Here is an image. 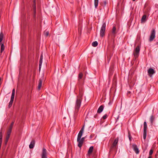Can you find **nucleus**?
Segmentation results:
<instances>
[{"label": "nucleus", "instance_id": "nucleus-29", "mask_svg": "<svg viewBox=\"0 0 158 158\" xmlns=\"http://www.w3.org/2000/svg\"><path fill=\"white\" fill-rule=\"evenodd\" d=\"M10 134H6V139H8L9 140V138L10 137Z\"/></svg>", "mask_w": 158, "mask_h": 158}, {"label": "nucleus", "instance_id": "nucleus-12", "mask_svg": "<svg viewBox=\"0 0 158 158\" xmlns=\"http://www.w3.org/2000/svg\"><path fill=\"white\" fill-rule=\"evenodd\" d=\"M77 141L78 142V146L79 148H81L82 146L83 142L81 140V138L79 139L78 138H77Z\"/></svg>", "mask_w": 158, "mask_h": 158}, {"label": "nucleus", "instance_id": "nucleus-36", "mask_svg": "<svg viewBox=\"0 0 158 158\" xmlns=\"http://www.w3.org/2000/svg\"><path fill=\"white\" fill-rule=\"evenodd\" d=\"M8 141V139H5V145H6Z\"/></svg>", "mask_w": 158, "mask_h": 158}, {"label": "nucleus", "instance_id": "nucleus-5", "mask_svg": "<svg viewBox=\"0 0 158 158\" xmlns=\"http://www.w3.org/2000/svg\"><path fill=\"white\" fill-rule=\"evenodd\" d=\"M15 89H13L12 90V95H11V99H10V102L9 103V104L8 105V107L9 108H10L12 105V103H13V102L14 101V98L15 97Z\"/></svg>", "mask_w": 158, "mask_h": 158}, {"label": "nucleus", "instance_id": "nucleus-21", "mask_svg": "<svg viewBox=\"0 0 158 158\" xmlns=\"http://www.w3.org/2000/svg\"><path fill=\"white\" fill-rule=\"evenodd\" d=\"M5 49L4 46L3 44H2L1 45V50L0 52L1 53H2V52Z\"/></svg>", "mask_w": 158, "mask_h": 158}, {"label": "nucleus", "instance_id": "nucleus-18", "mask_svg": "<svg viewBox=\"0 0 158 158\" xmlns=\"http://www.w3.org/2000/svg\"><path fill=\"white\" fill-rule=\"evenodd\" d=\"M147 16L146 15H144L141 19V22H144L146 20Z\"/></svg>", "mask_w": 158, "mask_h": 158}, {"label": "nucleus", "instance_id": "nucleus-11", "mask_svg": "<svg viewBox=\"0 0 158 158\" xmlns=\"http://www.w3.org/2000/svg\"><path fill=\"white\" fill-rule=\"evenodd\" d=\"M132 147L134 150L135 151L136 154H138L139 153V149L137 148V145L135 144H133L132 145Z\"/></svg>", "mask_w": 158, "mask_h": 158}, {"label": "nucleus", "instance_id": "nucleus-38", "mask_svg": "<svg viewBox=\"0 0 158 158\" xmlns=\"http://www.w3.org/2000/svg\"><path fill=\"white\" fill-rule=\"evenodd\" d=\"M40 59H43V55H42V54H41V55L40 56Z\"/></svg>", "mask_w": 158, "mask_h": 158}, {"label": "nucleus", "instance_id": "nucleus-13", "mask_svg": "<svg viewBox=\"0 0 158 158\" xmlns=\"http://www.w3.org/2000/svg\"><path fill=\"white\" fill-rule=\"evenodd\" d=\"M36 0H33V10H34V17H35V16L36 14Z\"/></svg>", "mask_w": 158, "mask_h": 158}, {"label": "nucleus", "instance_id": "nucleus-25", "mask_svg": "<svg viewBox=\"0 0 158 158\" xmlns=\"http://www.w3.org/2000/svg\"><path fill=\"white\" fill-rule=\"evenodd\" d=\"M107 4V2L106 1H104L103 2H101L100 3L101 5L102 6H105Z\"/></svg>", "mask_w": 158, "mask_h": 158}, {"label": "nucleus", "instance_id": "nucleus-27", "mask_svg": "<svg viewBox=\"0 0 158 158\" xmlns=\"http://www.w3.org/2000/svg\"><path fill=\"white\" fill-rule=\"evenodd\" d=\"M147 131H143V138L145 139L146 137Z\"/></svg>", "mask_w": 158, "mask_h": 158}, {"label": "nucleus", "instance_id": "nucleus-28", "mask_svg": "<svg viewBox=\"0 0 158 158\" xmlns=\"http://www.w3.org/2000/svg\"><path fill=\"white\" fill-rule=\"evenodd\" d=\"M83 76V74L82 73H79L78 76V78L79 79H81L82 78Z\"/></svg>", "mask_w": 158, "mask_h": 158}, {"label": "nucleus", "instance_id": "nucleus-3", "mask_svg": "<svg viewBox=\"0 0 158 158\" xmlns=\"http://www.w3.org/2000/svg\"><path fill=\"white\" fill-rule=\"evenodd\" d=\"M106 25V23H103L101 27L100 32V36L102 37H103L105 35Z\"/></svg>", "mask_w": 158, "mask_h": 158}, {"label": "nucleus", "instance_id": "nucleus-1", "mask_svg": "<svg viewBox=\"0 0 158 158\" xmlns=\"http://www.w3.org/2000/svg\"><path fill=\"white\" fill-rule=\"evenodd\" d=\"M83 94L81 91H80L79 95L77 97L75 107V112L74 116L75 117L77 116V113L81 106V101L82 100V96Z\"/></svg>", "mask_w": 158, "mask_h": 158}, {"label": "nucleus", "instance_id": "nucleus-10", "mask_svg": "<svg viewBox=\"0 0 158 158\" xmlns=\"http://www.w3.org/2000/svg\"><path fill=\"white\" fill-rule=\"evenodd\" d=\"M148 72L149 76L151 77L152 76V75L155 73V72L153 69L150 68L148 69Z\"/></svg>", "mask_w": 158, "mask_h": 158}, {"label": "nucleus", "instance_id": "nucleus-37", "mask_svg": "<svg viewBox=\"0 0 158 158\" xmlns=\"http://www.w3.org/2000/svg\"><path fill=\"white\" fill-rule=\"evenodd\" d=\"M84 139H85L84 137H82L81 138V140L83 142H84Z\"/></svg>", "mask_w": 158, "mask_h": 158}, {"label": "nucleus", "instance_id": "nucleus-35", "mask_svg": "<svg viewBox=\"0 0 158 158\" xmlns=\"http://www.w3.org/2000/svg\"><path fill=\"white\" fill-rule=\"evenodd\" d=\"M42 64H39V71H40V70L41 69Z\"/></svg>", "mask_w": 158, "mask_h": 158}, {"label": "nucleus", "instance_id": "nucleus-9", "mask_svg": "<svg viewBox=\"0 0 158 158\" xmlns=\"http://www.w3.org/2000/svg\"><path fill=\"white\" fill-rule=\"evenodd\" d=\"M14 122H12L11 124H10V126L9 127L8 129L7 130V134H10L11 133V132L12 130L14 124Z\"/></svg>", "mask_w": 158, "mask_h": 158}, {"label": "nucleus", "instance_id": "nucleus-30", "mask_svg": "<svg viewBox=\"0 0 158 158\" xmlns=\"http://www.w3.org/2000/svg\"><path fill=\"white\" fill-rule=\"evenodd\" d=\"M44 34L45 36H47L48 35L49 32L48 31H46L44 32Z\"/></svg>", "mask_w": 158, "mask_h": 158}, {"label": "nucleus", "instance_id": "nucleus-17", "mask_svg": "<svg viewBox=\"0 0 158 158\" xmlns=\"http://www.w3.org/2000/svg\"><path fill=\"white\" fill-rule=\"evenodd\" d=\"M42 80L41 79H40L39 80V82L38 85V89L40 90L42 86Z\"/></svg>", "mask_w": 158, "mask_h": 158}, {"label": "nucleus", "instance_id": "nucleus-16", "mask_svg": "<svg viewBox=\"0 0 158 158\" xmlns=\"http://www.w3.org/2000/svg\"><path fill=\"white\" fill-rule=\"evenodd\" d=\"M104 109V106L103 105L101 106L97 110V113H100Z\"/></svg>", "mask_w": 158, "mask_h": 158}, {"label": "nucleus", "instance_id": "nucleus-4", "mask_svg": "<svg viewBox=\"0 0 158 158\" xmlns=\"http://www.w3.org/2000/svg\"><path fill=\"white\" fill-rule=\"evenodd\" d=\"M140 50V47L138 45L135 49L133 52V55L135 58H137L139 55Z\"/></svg>", "mask_w": 158, "mask_h": 158}, {"label": "nucleus", "instance_id": "nucleus-33", "mask_svg": "<svg viewBox=\"0 0 158 158\" xmlns=\"http://www.w3.org/2000/svg\"><path fill=\"white\" fill-rule=\"evenodd\" d=\"M107 115L106 114L103 116L102 118L103 119H105L107 118Z\"/></svg>", "mask_w": 158, "mask_h": 158}, {"label": "nucleus", "instance_id": "nucleus-23", "mask_svg": "<svg viewBox=\"0 0 158 158\" xmlns=\"http://www.w3.org/2000/svg\"><path fill=\"white\" fill-rule=\"evenodd\" d=\"M98 45V42L96 41H95L94 42L92 43V45L94 47H96Z\"/></svg>", "mask_w": 158, "mask_h": 158}, {"label": "nucleus", "instance_id": "nucleus-22", "mask_svg": "<svg viewBox=\"0 0 158 158\" xmlns=\"http://www.w3.org/2000/svg\"><path fill=\"white\" fill-rule=\"evenodd\" d=\"M3 38V34L2 32L0 34V43L2 40Z\"/></svg>", "mask_w": 158, "mask_h": 158}, {"label": "nucleus", "instance_id": "nucleus-6", "mask_svg": "<svg viewBox=\"0 0 158 158\" xmlns=\"http://www.w3.org/2000/svg\"><path fill=\"white\" fill-rule=\"evenodd\" d=\"M155 30L154 29H153L151 32V34L149 39V41L150 42L153 40L155 37Z\"/></svg>", "mask_w": 158, "mask_h": 158}, {"label": "nucleus", "instance_id": "nucleus-14", "mask_svg": "<svg viewBox=\"0 0 158 158\" xmlns=\"http://www.w3.org/2000/svg\"><path fill=\"white\" fill-rule=\"evenodd\" d=\"M84 126L83 127L81 128V130L80 131L78 135L77 138L79 139V138H81L82 134L83 131L84 130Z\"/></svg>", "mask_w": 158, "mask_h": 158}, {"label": "nucleus", "instance_id": "nucleus-34", "mask_svg": "<svg viewBox=\"0 0 158 158\" xmlns=\"http://www.w3.org/2000/svg\"><path fill=\"white\" fill-rule=\"evenodd\" d=\"M43 59H40L39 61V64H42V63Z\"/></svg>", "mask_w": 158, "mask_h": 158}, {"label": "nucleus", "instance_id": "nucleus-32", "mask_svg": "<svg viewBox=\"0 0 158 158\" xmlns=\"http://www.w3.org/2000/svg\"><path fill=\"white\" fill-rule=\"evenodd\" d=\"M153 152V150L152 149L150 150V152H149V155H152V154Z\"/></svg>", "mask_w": 158, "mask_h": 158}, {"label": "nucleus", "instance_id": "nucleus-7", "mask_svg": "<svg viewBox=\"0 0 158 158\" xmlns=\"http://www.w3.org/2000/svg\"><path fill=\"white\" fill-rule=\"evenodd\" d=\"M117 32V31L116 30V29L115 26L113 27L111 32V36L114 38L116 35V34Z\"/></svg>", "mask_w": 158, "mask_h": 158}, {"label": "nucleus", "instance_id": "nucleus-20", "mask_svg": "<svg viewBox=\"0 0 158 158\" xmlns=\"http://www.w3.org/2000/svg\"><path fill=\"white\" fill-rule=\"evenodd\" d=\"M147 123L146 122H144L143 124V131H147Z\"/></svg>", "mask_w": 158, "mask_h": 158}, {"label": "nucleus", "instance_id": "nucleus-26", "mask_svg": "<svg viewBox=\"0 0 158 158\" xmlns=\"http://www.w3.org/2000/svg\"><path fill=\"white\" fill-rule=\"evenodd\" d=\"M154 119V117H153V116L152 115L151 116L150 118V121L152 123H152Z\"/></svg>", "mask_w": 158, "mask_h": 158}, {"label": "nucleus", "instance_id": "nucleus-41", "mask_svg": "<svg viewBox=\"0 0 158 158\" xmlns=\"http://www.w3.org/2000/svg\"><path fill=\"white\" fill-rule=\"evenodd\" d=\"M90 138L91 139L92 138V135H90Z\"/></svg>", "mask_w": 158, "mask_h": 158}, {"label": "nucleus", "instance_id": "nucleus-24", "mask_svg": "<svg viewBox=\"0 0 158 158\" xmlns=\"http://www.w3.org/2000/svg\"><path fill=\"white\" fill-rule=\"evenodd\" d=\"M98 0H94V3L95 7H97L98 5Z\"/></svg>", "mask_w": 158, "mask_h": 158}, {"label": "nucleus", "instance_id": "nucleus-42", "mask_svg": "<svg viewBox=\"0 0 158 158\" xmlns=\"http://www.w3.org/2000/svg\"><path fill=\"white\" fill-rule=\"evenodd\" d=\"M97 115H95L94 116V118H96Z\"/></svg>", "mask_w": 158, "mask_h": 158}, {"label": "nucleus", "instance_id": "nucleus-43", "mask_svg": "<svg viewBox=\"0 0 158 158\" xmlns=\"http://www.w3.org/2000/svg\"><path fill=\"white\" fill-rule=\"evenodd\" d=\"M133 1H135V0H132Z\"/></svg>", "mask_w": 158, "mask_h": 158}, {"label": "nucleus", "instance_id": "nucleus-31", "mask_svg": "<svg viewBox=\"0 0 158 158\" xmlns=\"http://www.w3.org/2000/svg\"><path fill=\"white\" fill-rule=\"evenodd\" d=\"M128 137H129V139L130 140H131V135L130 134V132H128Z\"/></svg>", "mask_w": 158, "mask_h": 158}, {"label": "nucleus", "instance_id": "nucleus-2", "mask_svg": "<svg viewBox=\"0 0 158 158\" xmlns=\"http://www.w3.org/2000/svg\"><path fill=\"white\" fill-rule=\"evenodd\" d=\"M118 141V138H116L114 140L113 144L111 146L110 149V152H109L110 153H112V151L115 149L116 148V146L117 145Z\"/></svg>", "mask_w": 158, "mask_h": 158}, {"label": "nucleus", "instance_id": "nucleus-19", "mask_svg": "<svg viewBox=\"0 0 158 158\" xmlns=\"http://www.w3.org/2000/svg\"><path fill=\"white\" fill-rule=\"evenodd\" d=\"M94 148L93 146H91L88 151V154H91L93 152Z\"/></svg>", "mask_w": 158, "mask_h": 158}, {"label": "nucleus", "instance_id": "nucleus-8", "mask_svg": "<svg viewBox=\"0 0 158 158\" xmlns=\"http://www.w3.org/2000/svg\"><path fill=\"white\" fill-rule=\"evenodd\" d=\"M41 158H47V152L45 148H43L41 155Z\"/></svg>", "mask_w": 158, "mask_h": 158}, {"label": "nucleus", "instance_id": "nucleus-44", "mask_svg": "<svg viewBox=\"0 0 158 158\" xmlns=\"http://www.w3.org/2000/svg\"><path fill=\"white\" fill-rule=\"evenodd\" d=\"M157 44H158V42H157L156 43Z\"/></svg>", "mask_w": 158, "mask_h": 158}, {"label": "nucleus", "instance_id": "nucleus-40", "mask_svg": "<svg viewBox=\"0 0 158 158\" xmlns=\"http://www.w3.org/2000/svg\"><path fill=\"white\" fill-rule=\"evenodd\" d=\"M148 158H152V157L151 156H150L148 157Z\"/></svg>", "mask_w": 158, "mask_h": 158}, {"label": "nucleus", "instance_id": "nucleus-39", "mask_svg": "<svg viewBox=\"0 0 158 158\" xmlns=\"http://www.w3.org/2000/svg\"><path fill=\"white\" fill-rule=\"evenodd\" d=\"M130 91H128V92H127V94H130Z\"/></svg>", "mask_w": 158, "mask_h": 158}, {"label": "nucleus", "instance_id": "nucleus-15", "mask_svg": "<svg viewBox=\"0 0 158 158\" xmlns=\"http://www.w3.org/2000/svg\"><path fill=\"white\" fill-rule=\"evenodd\" d=\"M35 141L33 139L29 145V148L30 149L33 148L34 147V146L35 145Z\"/></svg>", "mask_w": 158, "mask_h": 158}]
</instances>
